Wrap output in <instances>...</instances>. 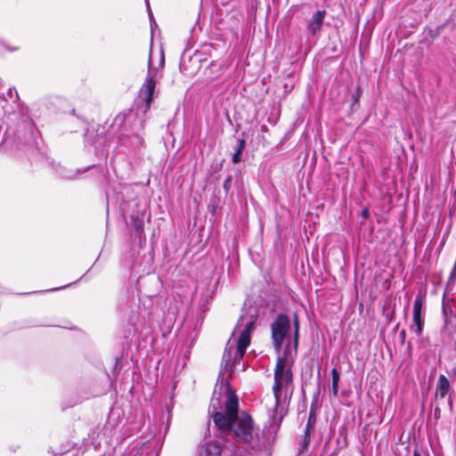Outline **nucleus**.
I'll list each match as a JSON object with an SVG mask.
<instances>
[{
	"mask_svg": "<svg viewBox=\"0 0 456 456\" xmlns=\"http://www.w3.org/2000/svg\"><path fill=\"white\" fill-rule=\"evenodd\" d=\"M413 456H422V455H421V453L419 451L414 450Z\"/></svg>",
	"mask_w": 456,
	"mask_h": 456,
	"instance_id": "2f4dec72",
	"label": "nucleus"
},
{
	"mask_svg": "<svg viewBox=\"0 0 456 456\" xmlns=\"http://www.w3.org/2000/svg\"><path fill=\"white\" fill-rule=\"evenodd\" d=\"M222 451L221 443L208 442L200 449L199 456H221Z\"/></svg>",
	"mask_w": 456,
	"mask_h": 456,
	"instance_id": "9d476101",
	"label": "nucleus"
},
{
	"mask_svg": "<svg viewBox=\"0 0 456 456\" xmlns=\"http://www.w3.org/2000/svg\"><path fill=\"white\" fill-rule=\"evenodd\" d=\"M293 326V347L288 343L282 354H279L277 358V361H281L282 366L290 367L294 363V360L297 356L299 341V321L297 314L294 315Z\"/></svg>",
	"mask_w": 456,
	"mask_h": 456,
	"instance_id": "423d86ee",
	"label": "nucleus"
},
{
	"mask_svg": "<svg viewBox=\"0 0 456 456\" xmlns=\"http://www.w3.org/2000/svg\"><path fill=\"white\" fill-rule=\"evenodd\" d=\"M447 304H448V302L446 300L445 295H444V297H443V311L444 312V314L446 313Z\"/></svg>",
	"mask_w": 456,
	"mask_h": 456,
	"instance_id": "bb28decb",
	"label": "nucleus"
},
{
	"mask_svg": "<svg viewBox=\"0 0 456 456\" xmlns=\"http://www.w3.org/2000/svg\"><path fill=\"white\" fill-rule=\"evenodd\" d=\"M456 279V265L453 266L451 273H450V280Z\"/></svg>",
	"mask_w": 456,
	"mask_h": 456,
	"instance_id": "a878e982",
	"label": "nucleus"
},
{
	"mask_svg": "<svg viewBox=\"0 0 456 456\" xmlns=\"http://www.w3.org/2000/svg\"><path fill=\"white\" fill-rule=\"evenodd\" d=\"M330 396L331 397H338V385H334V384H331V387L330 388Z\"/></svg>",
	"mask_w": 456,
	"mask_h": 456,
	"instance_id": "aec40b11",
	"label": "nucleus"
},
{
	"mask_svg": "<svg viewBox=\"0 0 456 456\" xmlns=\"http://www.w3.org/2000/svg\"><path fill=\"white\" fill-rule=\"evenodd\" d=\"M362 91L360 86H357L354 94H353V105L359 103L360 97L362 96Z\"/></svg>",
	"mask_w": 456,
	"mask_h": 456,
	"instance_id": "a211bd4d",
	"label": "nucleus"
},
{
	"mask_svg": "<svg viewBox=\"0 0 456 456\" xmlns=\"http://www.w3.org/2000/svg\"><path fill=\"white\" fill-rule=\"evenodd\" d=\"M90 168H91V167H87L83 171H81L80 169L74 171V170H68V169L61 167V169L59 172H60V175L62 176L63 178L72 180V179H76L78 174L86 172V171L89 170Z\"/></svg>",
	"mask_w": 456,
	"mask_h": 456,
	"instance_id": "4468645a",
	"label": "nucleus"
},
{
	"mask_svg": "<svg viewBox=\"0 0 456 456\" xmlns=\"http://www.w3.org/2000/svg\"><path fill=\"white\" fill-rule=\"evenodd\" d=\"M448 404L450 408H452V400L451 399V397L448 398Z\"/></svg>",
	"mask_w": 456,
	"mask_h": 456,
	"instance_id": "473e14b6",
	"label": "nucleus"
},
{
	"mask_svg": "<svg viewBox=\"0 0 456 456\" xmlns=\"http://www.w3.org/2000/svg\"><path fill=\"white\" fill-rule=\"evenodd\" d=\"M164 63H165V57H164V53H161L160 61H159V67H163V66H164Z\"/></svg>",
	"mask_w": 456,
	"mask_h": 456,
	"instance_id": "c756f323",
	"label": "nucleus"
},
{
	"mask_svg": "<svg viewBox=\"0 0 456 456\" xmlns=\"http://www.w3.org/2000/svg\"><path fill=\"white\" fill-rule=\"evenodd\" d=\"M145 1H146L147 5L149 6V1L148 0H145Z\"/></svg>",
	"mask_w": 456,
	"mask_h": 456,
	"instance_id": "f704fd0d",
	"label": "nucleus"
},
{
	"mask_svg": "<svg viewBox=\"0 0 456 456\" xmlns=\"http://www.w3.org/2000/svg\"><path fill=\"white\" fill-rule=\"evenodd\" d=\"M232 180V175H228L226 177V179L224 180V182L223 183V188L225 192H228L230 191Z\"/></svg>",
	"mask_w": 456,
	"mask_h": 456,
	"instance_id": "6ab92c4d",
	"label": "nucleus"
},
{
	"mask_svg": "<svg viewBox=\"0 0 456 456\" xmlns=\"http://www.w3.org/2000/svg\"><path fill=\"white\" fill-rule=\"evenodd\" d=\"M7 102V101L4 98L0 97V117L2 114H5L7 111L4 110V104Z\"/></svg>",
	"mask_w": 456,
	"mask_h": 456,
	"instance_id": "5701e85b",
	"label": "nucleus"
},
{
	"mask_svg": "<svg viewBox=\"0 0 456 456\" xmlns=\"http://www.w3.org/2000/svg\"><path fill=\"white\" fill-rule=\"evenodd\" d=\"M361 216L363 218V219H368L369 216H370V212H369V209L367 208H363L362 211H361Z\"/></svg>",
	"mask_w": 456,
	"mask_h": 456,
	"instance_id": "b1692460",
	"label": "nucleus"
},
{
	"mask_svg": "<svg viewBox=\"0 0 456 456\" xmlns=\"http://www.w3.org/2000/svg\"><path fill=\"white\" fill-rule=\"evenodd\" d=\"M151 51H150V53ZM148 69L150 76L146 77L145 82L143 84V94L145 95L144 100L147 105V108H150V105L153 100L154 92L156 89V79L155 77L158 73V69L151 65V58L149 57Z\"/></svg>",
	"mask_w": 456,
	"mask_h": 456,
	"instance_id": "0eeeda50",
	"label": "nucleus"
},
{
	"mask_svg": "<svg viewBox=\"0 0 456 456\" xmlns=\"http://www.w3.org/2000/svg\"><path fill=\"white\" fill-rule=\"evenodd\" d=\"M143 142L142 138L138 134H134L131 137V144L134 147L142 146Z\"/></svg>",
	"mask_w": 456,
	"mask_h": 456,
	"instance_id": "f3484780",
	"label": "nucleus"
},
{
	"mask_svg": "<svg viewBox=\"0 0 456 456\" xmlns=\"http://www.w3.org/2000/svg\"><path fill=\"white\" fill-rule=\"evenodd\" d=\"M13 93L15 94L16 97H18L16 90H15V89H12V88H10V89H9V91H8V94H9V96H10V98H11V99H12V97H13V96H12V95H13Z\"/></svg>",
	"mask_w": 456,
	"mask_h": 456,
	"instance_id": "cd10ccee",
	"label": "nucleus"
},
{
	"mask_svg": "<svg viewBox=\"0 0 456 456\" xmlns=\"http://www.w3.org/2000/svg\"><path fill=\"white\" fill-rule=\"evenodd\" d=\"M316 412L315 409L314 407V403L311 405V409L308 414L307 423L305 428L304 431V442H303V448H306L314 436V428L316 424Z\"/></svg>",
	"mask_w": 456,
	"mask_h": 456,
	"instance_id": "1a4fd4ad",
	"label": "nucleus"
},
{
	"mask_svg": "<svg viewBox=\"0 0 456 456\" xmlns=\"http://www.w3.org/2000/svg\"><path fill=\"white\" fill-rule=\"evenodd\" d=\"M246 145V141L244 138H240L237 140V151H243Z\"/></svg>",
	"mask_w": 456,
	"mask_h": 456,
	"instance_id": "4be33fe9",
	"label": "nucleus"
},
{
	"mask_svg": "<svg viewBox=\"0 0 456 456\" xmlns=\"http://www.w3.org/2000/svg\"><path fill=\"white\" fill-rule=\"evenodd\" d=\"M220 435L231 436L239 443L253 440V419L239 409V399L226 379L216 386L208 410Z\"/></svg>",
	"mask_w": 456,
	"mask_h": 456,
	"instance_id": "f257e3e1",
	"label": "nucleus"
},
{
	"mask_svg": "<svg viewBox=\"0 0 456 456\" xmlns=\"http://www.w3.org/2000/svg\"><path fill=\"white\" fill-rule=\"evenodd\" d=\"M241 153H242V151H238L237 150L235 151V152L232 155V160L234 164H238L241 161Z\"/></svg>",
	"mask_w": 456,
	"mask_h": 456,
	"instance_id": "412c9836",
	"label": "nucleus"
},
{
	"mask_svg": "<svg viewBox=\"0 0 456 456\" xmlns=\"http://www.w3.org/2000/svg\"><path fill=\"white\" fill-rule=\"evenodd\" d=\"M424 321L421 315H413V325L411 326V330L420 336L423 330Z\"/></svg>",
	"mask_w": 456,
	"mask_h": 456,
	"instance_id": "ddd939ff",
	"label": "nucleus"
},
{
	"mask_svg": "<svg viewBox=\"0 0 456 456\" xmlns=\"http://www.w3.org/2000/svg\"><path fill=\"white\" fill-rule=\"evenodd\" d=\"M450 388L451 385L449 379L444 374L439 375L436 387V396L444 398L449 393Z\"/></svg>",
	"mask_w": 456,
	"mask_h": 456,
	"instance_id": "9b49d317",
	"label": "nucleus"
},
{
	"mask_svg": "<svg viewBox=\"0 0 456 456\" xmlns=\"http://www.w3.org/2000/svg\"><path fill=\"white\" fill-rule=\"evenodd\" d=\"M325 16V10H318L313 14L306 26V30L311 36L314 37L320 31L323 25Z\"/></svg>",
	"mask_w": 456,
	"mask_h": 456,
	"instance_id": "6e6552de",
	"label": "nucleus"
},
{
	"mask_svg": "<svg viewBox=\"0 0 456 456\" xmlns=\"http://www.w3.org/2000/svg\"><path fill=\"white\" fill-rule=\"evenodd\" d=\"M423 307V299L420 296H417L413 304V315H421Z\"/></svg>",
	"mask_w": 456,
	"mask_h": 456,
	"instance_id": "2eb2a0df",
	"label": "nucleus"
},
{
	"mask_svg": "<svg viewBox=\"0 0 456 456\" xmlns=\"http://www.w3.org/2000/svg\"><path fill=\"white\" fill-rule=\"evenodd\" d=\"M237 326L243 327V329L240 332L237 341L229 339L221 362V369L228 371H232L233 367L239 364L244 357L246 349L250 344L251 333L255 328V320L251 317L249 321L245 322L243 319H240Z\"/></svg>",
	"mask_w": 456,
	"mask_h": 456,
	"instance_id": "7ed1b4c3",
	"label": "nucleus"
},
{
	"mask_svg": "<svg viewBox=\"0 0 456 456\" xmlns=\"http://www.w3.org/2000/svg\"><path fill=\"white\" fill-rule=\"evenodd\" d=\"M71 286V284H69V285H66V286H61L60 288H53V289H48L47 291H55V290H59V289H64L68 287Z\"/></svg>",
	"mask_w": 456,
	"mask_h": 456,
	"instance_id": "c85d7f7f",
	"label": "nucleus"
},
{
	"mask_svg": "<svg viewBox=\"0 0 456 456\" xmlns=\"http://www.w3.org/2000/svg\"><path fill=\"white\" fill-rule=\"evenodd\" d=\"M66 451H61L59 452H54V455H61L65 452Z\"/></svg>",
	"mask_w": 456,
	"mask_h": 456,
	"instance_id": "72a5a7b5",
	"label": "nucleus"
},
{
	"mask_svg": "<svg viewBox=\"0 0 456 456\" xmlns=\"http://www.w3.org/2000/svg\"><path fill=\"white\" fill-rule=\"evenodd\" d=\"M143 216H144L143 213H142V214L137 213L136 215L131 216L132 226H133L134 230L135 231V232L138 233L139 235L142 234V232H143V228H144Z\"/></svg>",
	"mask_w": 456,
	"mask_h": 456,
	"instance_id": "f8f14e48",
	"label": "nucleus"
},
{
	"mask_svg": "<svg viewBox=\"0 0 456 456\" xmlns=\"http://www.w3.org/2000/svg\"><path fill=\"white\" fill-rule=\"evenodd\" d=\"M405 335H406V332L404 330H403L401 332H400V337L403 340L405 338Z\"/></svg>",
	"mask_w": 456,
	"mask_h": 456,
	"instance_id": "7c9ffc66",
	"label": "nucleus"
},
{
	"mask_svg": "<svg viewBox=\"0 0 456 456\" xmlns=\"http://www.w3.org/2000/svg\"><path fill=\"white\" fill-rule=\"evenodd\" d=\"M38 134L34 121L27 113L12 112L8 116L7 128L0 141V145L5 144L6 147L10 148H20L21 146L37 148Z\"/></svg>",
	"mask_w": 456,
	"mask_h": 456,
	"instance_id": "f03ea898",
	"label": "nucleus"
},
{
	"mask_svg": "<svg viewBox=\"0 0 456 456\" xmlns=\"http://www.w3.org/2000/svg\"><path fill=\"white\" fill-rule=\"evenodd\" d=\"M293 373L290 368L282 366L281 361H276L274 369V384L273 387V392L275 398V408L273 411V419L278 418L281 421L286 413V398H282L281 389L283 387H287L292 384Z\"/></svg>",
	"mask_w": 456,
	"mask_h": 456,
	"instance_id": "20e7f679",
	"label": "nucleus"
},
{
	"mask_svg": "<svg viewBox=\"0 0 456 456\" xmlns=\"http://www.w3.org/2000/svg\"><path fill=\"white\" fill-rule=\"evenodd\" d=\"M440 416H441V410L439 407H436L434 410V418L438 419H440Z\"/></svg>",
	"mask_w": 456,
	"mask_h": 456,
	"instance_id": "393cba45",
	"label": "nucleus"
},
{
	"mask_svg": "<svg viewBox=\"0 0 456 456\" xmlns=\"http://www.w3.org/2000/svg\"><path fill=\"white\" fill-rule=\"evenodd\" d=\"M332 382L331 384L338 385L340 381V374L336 368H333L330 371Z\"/></svg>",
	"mask_w": 456,
	"mask_h": 456,
	"instance_id": "dca6fc26",
	"label": "nucleus"
},
{
	"mask_svg": "<svg viewBox=\"0 0 456 456\" xmlns=\"http://www.w3.org/2000/svg\"><path fill=\"white\" fill-rule=\"evenodd\" d=\"M272 340L277 354H281V347L290 330V320L285 314H279L271 326Z\"/></svg>",
	"mask_w": 456,
	"mask_h": 456,
	"instance_id": "39448f33",
	"label": "nucleus"
}]
</instances>
